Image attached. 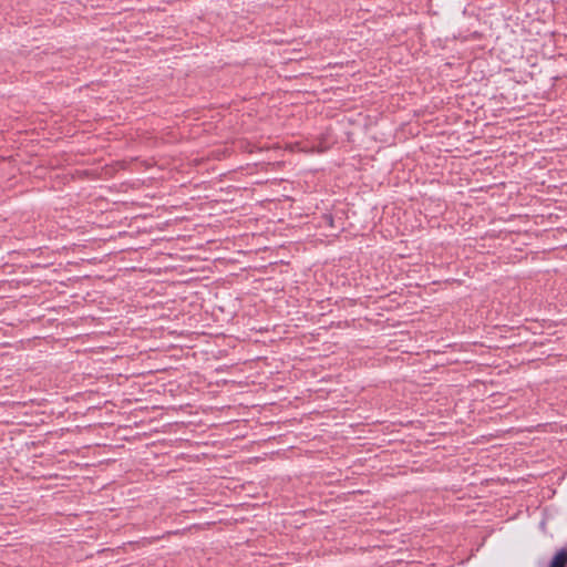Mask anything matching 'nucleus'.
<instances>
[{"label": "nucleus", "mask_w": 567, "mask_h": 567, "mask_svg": "<svg viewBox=\"0 0 567 567\" xmlns=\"http://www.w3.org/2000/svg\"><path fill=\"white\" fill-rule=\"evenodd\" d=\"M566 561H567V553H565V551L558 553L554 557V559L550 564V567H565Z\"/></svg>", "instance_id": "nucleus-1"}]
</instances>
